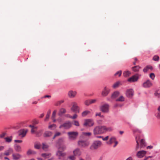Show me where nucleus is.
I'll use <instances>...</instances> for the list:
<instances>
[{"instance_id":"nucleus-1","label":"nucleus","mask_w":160,"mask_h":160,"mask_svg":"<svg viewBox=\"0 0 160 160\" xmlns=\"http://www.w3.org/2000/svg\"><path fill=\"white\" fill-rule=\"evenodd\" d=\"M102 145V142L98 140H94L90 147V149L92 150H97Z\"/></svg>"},{"instance_id":"nucleus-2","label":"nucleus","mask_w":160,"mask_h":160,"mask_svg":"<svg viewBox=\"0 0 160 160\" xmlns=\"http://www.w3.org/2000/svg\"><path fill=\"white\" fill-rule=\"evenodd\" d=\"M103 126H97L93 130V133L94 135L101 134L103 133L102 129Z\"/></svg>"},{"instance_id":"nucleus-3","label":"nucleus","mask_w":160,"mask_h":160,"mask_svg":"<svg viewBox=\"0 0 160 160\" xmlns=\"http://www.w3.org/2000/svg\"><path fill=\"white\" fill-rule=\"evenodd\" d=\"M72 107L71 110L75 113L79 112V108L78 106L77 103L75 102H72Z\"/></svg>"},{"instance_id":"nucleus-4","label":"nucleus","mask_w":160,"mask_h":160,"mask_svg":"<svg viewBox=\"0 0 160 160\" xmlns=\"http://www.w3.org/2000/svg\"><path fill=\"white\" fill-rule=\"evenodd\" d=\"M109 105L107 104L101 105L100 107V110L103 112L107 113L109 112Z\"/></svg>"},{"instance_id":"nucleus-5","label":"nucleus","mask_w":160,"mask_h":160,"mask_svg":"<svg viewBox=\"0 0 160 160\" xmlns=\"http://www.w3.org/2000/svg\"><path fill=\"white\" fill-rule=\"evenodd\" d=\"M94 124L93 120L91 119H87L84 120L83 126H85L91 127Z\"/></svg>"},{"instance_id":"nucleus-6","label":"nucleus","mask_w":160,"mask_h":160,"mask_svg":"<svg viewBox=\"0 0 160 160\" xmlns=\"http://www.w3.org/2000/svg\"><path fill=\"white\" fill-rule=\"evenodd\" d=\"M68 134L69 139L73 140L76 139L78 133L76 132H68Z\"/></svg>"},{"instance_id":"nucleus-7","label":"nucleus","mask_w":160,"mask_h":160,"mask_svg":"<svg viewBox=\"0 0 160 160\" xmlns=\"http://www.w3.org/2000/svg\"><path fill=\"white\" fill-rule=\"evenodd\" d=\"M66 155L65 152H63L59 150H58L56 153V155L59 160L62 159L63 157L66 156Z\"/></svg>"},{"instance_id":"nucleus-8","label":"nucleus","mask_w":160,"mask_h":160,"mask_svg":"<svg viewBox=\"0 0 160 160\" xmlns=\"http://www.w3.org/2000/svg\"><path fill=\"white\" fill-rule=\"evenodd\" d=\"M89 142L87 141L80 140L78 142V145L82 147L88 146L89 145Z\"/></svg>"},{"instance_id":"nucleus-9","label":"nucleus","mask_w":160,"mask_h":160,"mask_svg":"<svg viewBox=\"0 0 160 160\" xmlns=\"http://www.w3.org/2000/svg\"><path fill=\"white\" fill-rule=\"evenodd\" d=\"M72 124L71 122L67 121L59 126V128H61L62 127L65 129H68L71 127Z\"/></svg>"},{"instance_id":"nucleus-10","label":"nucleus","mask_w":160,"mask_h":160,"mask_svg":"<svg viewBox=\"0 0 160 160\" xmlns=\"http://www.w3.org/2000/svg\"><path fill=\"white\" fill-rule=\"evenodd\" d=\"M138 79V75L136 74L132 76L128 79V81L130 82H134L137 81Z\"/></svg>"},{"instance_id":"nucleus-11","label":"nucleus","mask_w":160,"mask_h":160,"mask_svg":"<svg viewBox=\"0 0 160 160\" xmlns=\"http://www.w3.org/2000/svg\"><path fill=\"white\" fill-rule=\"evenodd\" d=\"M147 152L144 150L140 151L138 152L136 156L138 158H142L146 154Z\"/></svg>"},{"instance_id":"nucleus-12","label":"nucleus","mask_w":160,"mask_h":160,"mask_svg":"<svg viewBox=\"0 0 160 160\" xmlns=\"http://www.w3.org/2000/svg\"><path fill=\"white\" fill-rule=\"evenodd\" d=\"M152 85V83L150 80H148L144 82L142 84V86L145 88H148Z\"/></svg>"},{"instance_id":"nucleus-13","label":"nucleus","mask_w":160,"mask_h":160,"mask_svg":"<svg viewBox=\"0 0 160 160\" xmlns=\"http://www.w3.org/2000/svg\"><path fill=\"white\" fill-rule=\"evenodd\" d=\"M126 96L128 98H131L133 95V89H130L127 90L126 93Z\"/></svg>"},{"instance_id":"nucleus-14","label":"nucleus","mask_w":160,"mask_h":160,"mask_svg":"<svg viewBox=\"0 0 160 160\" xmlns=\"http://www.w3.org/2000/svg\"><path fill=\"white\" fill-rule=\"evenodd\" d=\"M76 93L77 92L76 91L70 90L68 92V95L69 98H72L75 97Z\"/></svg>"},{"instance_id":"nucleus-15","label":"nucleus","mask_w":160,"mask_h":160,"mask_svg":"<svg viewBox=\"0 0 160 160\" xmlns=\"http://www.w3.org/2000/svg\"><path fill=\"white\" fill-rule=\"evenodd\" d=\"M102 126L103 133L106 132L112 131L113 130L111 127H107L106 126L104 125Z\"/></svg>"},{"instance_id":"nucleus-16","label":"nucleus","mask_w":160,"mask_h":160,"mask_svg":"<svg viewBox=\"0 0 160 160\" xmlns=\"http://www.w3.org/2000/svg\"><path fill=\"white\" fill-rule=\"evenodd\" d=\"M28 130L27 129H22L19 131V135L21 136L22 137H24L26 135Z\"/></svg>"},{"instance_id":"nucleus-17","label":"nucleus","mask_w":160,"mask_h":160,"mask_svg":"<svg viewBox=\"0 0 160 160\" xmlns=\"http://www.w3.org/2000/svg\"><path fill=\"white\" fill-rule=\"evenodd\" d=\"M13 159L15 160H17L20 159L22 157V155L18 153H13L12 154Z\"/></svg>"},{"instance_id":"nucleus-18","label":"nucleus","mask_w":160,"mask_h":160,"mask_svg":"<svg viewBox=\"0 0 160 160\" xmlns=\"http://www.w3.org/2000/svg\"><path fill=\"white\" fill-rule=\"evenodd\" d=\"M73 154L75 156H79L81 153V151L79 148H77L73 152Z\"/></svg>"},{"instance_id":"nucleus-19","label":"nucleus","mask_w":160,"mask_h":160,"mask_svg":"<svg viewBox=\"0 0 160 160\" xmlns=\"http://www.w3.org/2000/svg\"><path fill=\"white\" fill-rule=\"evenodd\" d=\"M109 93V89L105 87L103 90L102 91V94L103 96H106Z\"/></svg>"},{"instance_id":"nucleus-20","label":"nucleus","mask_w":160,"mask_h":160,"mask_svg":"<svg viewBox=\"0 0 160 160\" xmlns=\"http://www.w3.org/2000/svg\"><path fill=\"white\" fill-rule=\"evenodd\" d=\"M13 152V150L12 148H9L6 151L3 153V155L6 156H8Z\"/></svg>"},{"instance_id":"nucleus-21","label":"nucleus","mask_w":160,"mask_h":160,"mask_svg":"<svg viewBox=\"0 0 160 160\" xmlns=\"http://www.w3.org/2000/svg\"><path fill=\"white\" fill-rule=\"evenodd\" d=\"M52 135V133L51 132L47 131L44 132L43 136L44 137H48L51 136Z\"/></svg>"},{"instance_id":"nucleus-22","label":"nucleus","mask_w":160,"mask_h":160,"mask_svg":"<svg viewBox=\"0 0 160 160\" xmlns=\"http://www.w3.org/2000/svg\"><path fill=\"white\" fill-rule=\"evenodd\" d=\"M36 153V152L34 150H32L31 149H29L27 152V154L28 155H35Z\"/></svg>"},{"instance_id":"nucleus-23","label":"nucleus","mask_w":160,"mask_h":160,"mask_svg":"<svg viewBox=\"0 0 160 160\" xmlns=\"http://www.w3.org/2000/svg\"><path fill=\"white\" fill-rule=\"evenodd\" d=\"M14 149L17 152H21L22 151L21 147L19 145H15Z\"/></svg>"},{"instance_id":"nucleus-24","label":"nucleus","mask_w":160,"mask_h":160,"mask_svg":"<svg viewBox=\"0 0 160 160\" xmlns=\"http://www.w3.org/2000/svg\"><path fill=\"white\" fill-rule=\"evenodd\" d=\"M116 141L115 138L113 137L110 138L109 141L107 142V143L108 144L111 145L113 142H115Z\"/></svg>"},{"instance_id":"nucleus-25","label":"nucleus","mask_w":160,"mask_h":160,"mask_svg":"<svg viewBox=\"0 0 160 160\" xmlns=\"http://www.w3.org/2000/svg\"><path fill=\"white\" fill-rule=\"evenodd\" d=\"M49 147V146L45 143H42V148L45 151H46Z\"/></svg>"},{"instance_id":"nucleus-26","label":"nucleus","mask_w":160,"mask_h":160,"mask_svg":"<svg viewBox=\"0 0 160 160\" xmlns=\"http://www.w3.org/2000/svg\"><path fill=\"white\" fill-rule=\"evenodd\" d=\"M152 68L151 66L150 65H148L144 68L143 69V71L144 72H146L149 69L152 70Z\"/></svg>"},{"instance_id":"nucleus-27","label":"nucleus","mask_w":160,"mask_h":160,"mask_svg":"<svg viewBox=\"0 0 160 160\" xmlns=\"http://www.w3.org/2000/svg\"><path fill=\"white\" fill-rule=\"evenodd\" d=\"M66 112V110L64 108H61L60 110L58 113V115L60 116L65 113Z\"/></svg>"},{"instance_id":"nucleus-28","label":"nucleus","mask_w":160,"mask_h":160,"mask_svg":"<svg viewBox=\"0 0 160 160\" xmlns=\"http://www.w3.org/2000/svg\"><path fill=\"white\" fill-rule=\"evenodd\" d=\"M140 68V67L139 66H137L132 67V69L134 72H138L139 71Z\"/></svg>"},{"instance_id":"nucleus-29","label":"nucleus","mask_w":160,"mask_h":160,"mask_svg":"<svg viewBox=\"0 0 160 160\" xmlns=\"http://www.w3.org/2000/svg\"><path fill=\"white\" fill-rule=\"evenodd\" d=\"M124 97L122 96H121L120 97L116 99V101L119 102H123L124 101Z\"/></svg>"},{"instance_id":"nucleus-30","label":"nucleus","mask_w":160,"mask_h":160,"mask_svg":"<svg viewBox=\"0 0 160 160\" xmlns=\"http://www.w3.org/2000/svg\"><path fill=\"white\" fill-rule=\"evenodd\" d=\"M119 93L118 92H114L112 95V98H114L117 97L119 95Z\"/></svg>"},{"instance_id":"nucleus-31","label":"nucleus","mask_w":160,"mask_h":160,"mask_svg":"<svg viewBox=\"0 0 160 160\" xmlns=\"http://www.w3.org/2000/svg\"><path fill=\"white\" fill-rule=\"evenodd\" d=\"M41 155L42 157L44 158H49L51 156V154L50 153H42Z\"/></svg>"},{"instance_id":"nucleus-32","label":"nucleus","mask_w":160,"mask_h":160,"mask_svg":"<svg viewBox=\"0 0 160 160\" xmlns=\"http://www.w3.org/2000/svg\"><path fill=\"white\" fill-rule=\"evenodd\" d=\"M139 139H138V138L136 137V141L137 142V145L135 148V151H137L139 148Z\"/></svg>"},{"instance_id":"nucleus-33","label":"nucleus","mask_w":160,"mask_h":160,"mask_svg":"<svg viewBox=\"0 0 160 160\" xmlns=\"http://www.w3.org/2000/svg\"><path fill=\"white\" fill-rule=\"evenodd\" d=\"M145 146V144L144 140L143 139H142L140 141V148H142Z\"/></svg>"},{"instance_id":"nucleus-34","label":"nucleus","mask_w":160,"mask_h":160,"mask_svg":"<svg viewBox=\"0 0 160 160\" xmlns=\"http://www.w3.org/2000/svg\"><path fill=\"white\" fill-rule=\"evenodd\" d=\"M130 72L129 71H126L123 72V75L125 77H128L130 75Z\"/></svg>"},{"instance_id":"nucleus-35","label":"nucleus","mask_w":160,"mask_h":160,"mask_svg":"<svg viewBox=\"0 0 160 160\" xmlns=\"http://www.w3.org/2000/svg\"><path fill=\"white\" fill-rule=\"evenodd\" d=\"M90 112L89 111L86 110L83 112L82 114V117H85L88 114L90 113Z\"/></svg>"},{"instance_id":"nucleus-36","label":"nucleus","mask_w":160,"mask_h":160,"mask_svg":"<svg viewBox=\"0 0 160 160\" xmlns=\"http://www.w3.org/2000/svg\"><path fill=\"white\" fill-rule=\"evenodd\" d=\"M66 149V147L65 145H62L60 146L59 148H58V150H61L62 151H64Z\"/></svg>"},{"instance_id":"nucleus-37","label":"nucleus","mask_w":160,"mask_h":160,"mask_svg":"<svg viewBox=\"0 0 160 160\" xmlns=\"http://www.w3.org/2000/svg\"><path fill=\"white\" fill-rule=\"evenodd\" d=\"M82 135L86 136L89 137L92 135V133L90 132H83Z\"/></svg>"},{"instance_id":"nucleus-38","label":"nucleus","mask_w":160,"mask_h":160,"mask_svg":"<svg viewBox=\"0 0 160 160\" xmlns=\"http://www.w3.org/2000/svg\"><path fill=\"white\" fill-rule=\"evenodd\" d=\"M120 84V82H118L113 84L112 87L113 88H116L118 87Z\"/></svg>"},{"instance_id":"nucleus-39","label":"nucleus","mask_w":160,"mask_h":160,"mask_svg":"<svg viewBox=\"0 0 160 160\" xmlns=\"http://www.w3.org/2000/svg\"><path fill=\"white\" fill-rule=\"evenodd\" d=\"M42 132V130H39L36 132V135L37 136L39 137L40 136Z\"/></svg>"},{"instance_id":"nucleus-40","label":"nucleus","mask_w":160,"mask_h":160,"mask_svg":"<svg viewBox=\"0 0 160 160\" xmlns=\"http://www.w3.org/2000/svg\"><path fill=\"white\" fill-rule=\"evenodd\" d=\"M50 112H48L46 116V118L45 119V121H47L49 117H50Z\"/></svg>"},{"instance_id":"nucleus-41","label":"nucleus","mask_w":160,"mask_h":160,"mask_svg":"<svg viewBox=\"0 0 160 160\" xmlns=\"http://www.w3.org/2000/svg\"><path fill=\"white\" fill-rule=\"evenodd\" d=\"M69 160H75L76 159L75 156L74 155H71L68 156Z\"/></svg>"},{"instance_id":"nucleus-42","label":"nucleus","mask_w":160,"mask_h":160,"mask_svg":"<svg viewBox=\"0 0 160 160\" xmlns=\"http://www.w3.org/2000/svg\"><path fill=\"white\" fill-rule=\"evenodd\" d=\"M153 60L155 61H158L159 60V57L158 56L155 55L153 58Z\"/></svg>"},{"instance_id":"nucleus-43","label":"nucleus","mask_w":160,"mask_h":160,"mask_svg":"<svg viewBox=\"0 0 160 160\" xmlns=\"http://www.w3.org/2000/svg\"><path fill=\"white\" fill-rule=\"evenodd\" d=\"M122 73L121 70L117 72L114 74L115 76L118 75L119 77L120 76Z\"/></svg>"},{"instance_id":"nucleus-44","label":"nucleus","mask_w":160,"mask_h":160,"mask_svg":"<svg viewBox=\"0 0 160 160\" xmlns=\"http://www.w3.org/2000/svg\"><path fill=\"white\" fill-rule=\"evenodd\" d=\"M61 135V133L59 132H57L56 133L53 138V139H54L57 136H59Z\"/></svg>"},{"instance_id":"nucleus-45","label":"nucleus","mask_w":160,"mask_h":160,"mask_svg":"<svg viewBox=\"0 0 160 160\" xmlns=\"http://www.w3.org/2000/svg\"><path fill=\"white\" fill-rule=\"evenodd\" d=\"M48 128L49 129H54L56 128V125L55 124H52V125H50L48 126Z\"/></svg>"},{"instance_id":"nucleus-46","label":"nucleus","mask_w":160,"mask_h":160,"mask_svg":"<svg viewBox=\"0 0 160 160\" xmlns=\"http://www.w3.org/2000/svg\"><path fill=\"white\" fill-rule=\"evenodd\" d=\"M101 113L100 112L98 113H96L95 114L96 116H99L101 118H103L104 116L103 115H101Z\"/></svg>"},{"instance_id":"nucleus-47","label":"nucleus","mask_w":160,"mask_h":160,"mask_svg":"<svg viewBox=\"0 0 160 160\" xmlns=\"http://www.w3.org/2000/svg\"><path fill=\"white\" fill-rule=\"evenodd\" d=\"M64 102L63 100H61L58 102L56 104V106H58L60 105L61 103Z\"/></svg>"},{"instance_id":"nucleus-48","label":"nucleus","mask_w":160,"mask_h":160,"mask_svg":"<svg viewBox=\"0 0 160 160\" xmlns=\"http://www.w3.org/2000/svg\"><path fill=\"white\" fill-rule=\"evenodd\" d=\"M56 111L55 110L54 111L52 114V119H53V118H55V116L56 114Z\"/></svg>"},{"instance_id":"nucleus-49","label":"nucleus","mask_w":160,"mask_h":160,"mask_svg":"<svg viewBox=\"0 0 160 160\" xmlns=\"http://www.w3.org/2000/svg\"><path fill=\"white\" fill-rule=\"evenodd\" d=\"M6 141L8 142H10L11 141V138L9 137H7L5 138Z\"/></svg>"},{"instance_id":"nucleus-50","label":"nucleus","mask_w":160,"mask_h":160,"mask_svg":"<svg viewBox=\"0 0 160 160\" xmlns=\"http://www.w3.org/2000/svg\"><path fill=\"white\" fill-rule=\"evenodd\" d=\"M85 104L86 105L88 106L89 105H90V101L89 100H87L85 101Z\"/></svg>"},{"instance_id":"nucleus-51","label":"nucleus","mask_w":160,"mask_h":160,"mask_svg":"<svg viewBox=\"0 0 160 160\" xmlns=\"http://www.w3.org/2000/svg\"><path fill=\"white\" fill-rule=\"evenodd\" d=\"M74 124L77 126H79V124L78 121H74Z\"/></svg>"},{"instance_id":"nucleus-52","label":"nucleus","mask_w":160,"mask_h":160,"mask_svg":"<svg viewBox=\"0 0 160 160\" xmlns=\"http://www.w3.org/2000/svg\"><path fill=\"white\" fill-rule=\"evenodd\" d=\"M155 77V76L154 74L153 73H151L150 74V77L152 80H153L154 79Z\"/></svg>"},{"instance_id":"nucleus-53","label":"nucleus","mask_w":160,"mask_h":160,"mask_svg":"<svg viewBox=\"0 0 160 160\" xmlns=\"http://www.w3.org/2000/svg\"><path fill=\"white\" fill-rule=\"evenodd\" d=\"M154 94L155 96L157 97L158 98H159L160 96V93H158L157 91H156L155 92Z\"/></svg>"},{"instance_id":"nucleus-54","label":"nucleus","mask_w":160,"mask_h":160,"mask_svg":"<svg viewBox=\"0 0 160 160\" xmlns=\"http://www.w3.org/2000/svg\"><path fill=\"white\" fill-rule=\"evenodd\" d=\"M89 100L91 104L95 103L96 101V99Z\"/></svg>"},{"instance_id":"nucleus-55","label":"nucleus","mask_w":160,"mask_h":160,"mask_svg":"<svg viewBox=\"0 0 160 160\" xmlns=\"http://www.w3.org/2000/svg\"><path fill=\"white\" fill-rule=\"evenodd\" d=\"M6 133L5 132H3L0 135V138H3L5 135Z\"/></svg>"},{"instance_id":"nucleus-56","label":"nucleus","mask_w":160,"mask_h":160,"mask_svg":"<svg viewBox=\"0 0 160 160\" xmlns=\"http://www.w3.org/2000/svg\"><path fill=\"white\" fill-rule=\"evenodd\" d=\"M34 147L36 149H39L40 148V145L39 144H36L34 146Z\"/></svg>"},{"instance_id":"nucleus-57","label":"nucleus","mask_w":160,"mask_h":160,"mask_svg":"<svg viewBox=\"0 0 160 160\" xmlns=\"http://www.w3.org/2000/svg\"><path fill=\"white\" fill-rule=\"evenodd\" d=\"M78 115L76 114H75L72 117H71L70 118L72 119H75L77 118Z\"/></svg>"},{"instance_id":"nucleus-58","label":"nucleus","mask_w":160,"mask_h":160,"mask_svg":"<svg viewBox=\"0 0 160 160\" xmlns=\"http://www.w3.org/2000/svg\"><path fill=\"white\" fill-rule=\"evenodd\" d=\"M62 159V160H69V157H66V156L63 157Z\"/></svg>"},{"instance_id":"nucleus-59","label":"nucleus","mask_w":160,"mask_h":160,"mask_svg":"<svg viewBox=\"0 0 160 160\" xmlns=\"http://www.w3.org/2000/svg\"><path fill=\"white\" fill-rule=\"evenodd\" d=\"M62 159V160H69V157H66V156L63 157Z\"/></svg>"},{"instance_id":"nucleus-60","label":"nucleus","mask_w":160,"mask_h":160,"mask_svg":"<svg viewBox=\"0 0 160 160\" xmlns=\"http://www.w3.org/2000/svg\"><path fill=\"white\" fill-rule=\"evenodd\" d=\"M108 138H109V136H107L106 137L104 138L103 137L102 140H103V141H107V140L108 139Z\"/></svg>"},{"instance_id":"nucleus-61","label":"nucleus","mask_w":160,"mask_h":160,"mask_svg":"<svg viewBox=\"0 0 160 160\" xmlns=\"http://www.w3.org/2000/svg\"><path fill=\"white\" fill-rule=\"evenodd\" d=\"M31 132L32 133H36V131L35 129H34L33 128H32L31 129Z\"/></svg>"},{"instance_id":"nucleus-62","label":"nucleus","mask_w":160,"mask_h":160,"mask_svg":"<svg viewBox=\"0 0 160 160\" xmlns=\"http://www.w3.org/2000/svg\"><path fill=\"white\" fill-rule=\"evenodd\" d=\"M14 142H15L18 143H21L22 142V141L21 140H15Z\"/></svg>"},{"instance_id":"nucleus-63","label":"nucleus","mask_w":160,"mask_h":160,"mask_svg":"<svg viewBox=\"0 0 160 160\" xmlns=\"http://www.w3.org/2000/svg\"><path fill=\"white\" fill-rule=\"evenodd\" d=\"M153 148V147L152 146H149L147 147V149H151L152 148Z\"/></svg>"},{"instance_id":"nucleus-64","label":"nucleus","mask_w":160,"mask_h":160,"mask_svg":"<svg viewBox=\"0 0 160 160\" xmlns=\"http://www.w3.org/2000/svg\"><path fill=\"white\" fill-rule=\"evenodd\" d=\"M126 160H132V157H130L127 158Z\"/></svg>"}]
</instances>
